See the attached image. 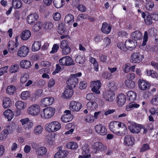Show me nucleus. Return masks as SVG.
Returning a JSON list of instances; mask_svg holds the SVG:
<instances>
[{"label": "nucleus", "instance_id": "1", "mask_svg": "<svg viewBox=\"0 0 158 158\" xmlns=\"http://www.w3.org/2000/svg\"><path fill=\"white\" fill-rule=\"evenodd\" d=\"M122 123L117 121H114L110 123L109 128L110 130L115 134L121 136L127 133V130L126 126L123 123V126L121 127Z\"/></svg>", "mask_w": 158, "mask_h": 158}, {"label": "nucleus", "instance_id": "2", "mask_svg": "<svg viewBox=\"0 0 158 158\" xmlns=\"http://www.w3.org/2000/svg\"><path fill=\"white\" fill-rule=\"evenodd\" d=\"M61 128V125L57 121H53L47 124L45 126L46 131L48 132H55Z\"/></svg>", "mask_w": 158, "mask_h": 158}, {"label": "nucleus", "instance_id": "3", "mask_svg": "<svg viewBox=\"0 0 158 158\" xmlns=\"http://www.w3.org/2000/svg\"><path fill=\"white\" fill-rule=\"evenodd\" d=\"M59 63L62 66H70L74 64L73 59L69 56L63 57L59 60Z\"/></svg>", "mask_w": 158, "mask_h": 158}, {"label": "nucleus", "instance_id": "4", "mask_svg": "<svg viewBox=\"0 0 158 158\" xmlns=\"http://www.w3.org/2000/svg\"><path fill=\"white\" fill-rule=\"evenodd\" d=\"M40 107L36 104L32 105L28 108L27 112L29 114L33 116L37 115L40 111Z\"/></svg>", "mask_w": 158, "mask_h": 158}, {"label": "nucleus", "instance_id": "5", "mask_svg": "<svg viewBox=\"0 0 158 158\" xmlns=\"http://www.w3.org/2000/svg\"><path fill=\"white\" fill-rule=\"evenodd\" d=\"M144 58V56L139 52H135L132 54L131 57V61L134 63H139Z\"/></svg>", "mask_w": 158, "mask_h": 158}, {"label": "nucleus", "instance_id": "6", "mask_svg": "<svg viewBox=\"0 0 158 158\" xmlns=\"http://www.w3.org/2000/svg\"><path fill=\"white\" fill-rule=\"evenodd\" d=\"M128 128L131 133L138 134L141 129L142 125L133 123L128 126Z\"/></svg>", "mask_w": 158, "mask_h": 158}, {"label": "nucleus", "instance_id": "7", "mask_svg": "<svg viewBox=\"0 0 158 158\" xmlns=\"http://www.w3.org/2000/svg\"><path fill=\"white\" fill-rule=\"evenodd\" d=\"M103 96L106 101L112 102L115 99V94L114 92L109 90H105L103 93Z\"/></svg>", "mask_w": 158, "mask_h": 158}, {"label": "nucleus", "instance_id": "8", "mask_svg": "<svg viewBox=\"0 0 158 158\" xmlns=\"http://www.w3.org/2000/svg\"><path fill=\"white\" fill-rule=\"evenodd\" d=\"M68 43V42L66 40H63L61 42L60 47L62 49V53L63 55H67L70 52L71 49Z\"/></svg>", "mask_w": 158, "mask_h": 158}, {"label": "nucleus", "instance_id": "9", "mask_svg": "<svg viewBox=\"0 0 158 158\" xmlns=\"http://www.w3.org/2000/svg\"><path fill=\"white\" fill-rule=\"evenodd\" d=\"M55 111V109L51 107L44 109L43 110L44 117L46 118H51L54 115Z\"/></svg>", "mask_w": 158, "mask_h": 158}, {"label": "nucleus", "instance_id": "10", "mask_svg": "<svg viewBox=\"0 0 158 158\" xmlns=\"http://www.w3.org/2000/svg\"><path fill=\"white\" fill-rule=\"evenodd\" d=\"M11 133L10 127L8 126L0 133V140H4L7 137V135Z\"/></svg>", "mask_w": 158, "mask_h": 158}, {"label": "nucleus", "instance_id": "11", "mask_svg": "<svg viewBox=\"0 0 158 158\" xmlns=\"http://www.w3.org/2000/svg\"><path fill=\"white\" fill-rule=\"evenodd\" d=\"M64 115L61 117V120L63 122L67 123L72 119L73 115L70 110H66L64 111Z\"/></svg>", "mask_w": 158, "mask_h": 158}, {"label": "nucleus", "instance_id": "12", "mask_svg": "<svg viewBox=\"0 0 158 158\" xmlns=\"http://www.w3.org/2000/svg\"><path fill=\"white\" fill-rule=\"evenodd\" d=\"M92 148L96 152L104 151L107 149V147L105 145L99 142H95L92 145Z\"/></svg>", "mask_w": 158, "mask_h": 158}, {"label": "nucleus", "instance_id": "13", "mask_svg": "<svg viewBox=\"0 0 158 158\" xmlns=\"http://www.w3.org/2000/svg\"><path fill=\"white\" fill-rule=\"evenodd\" d=\"M93 88L91 89L92 91L96 94H98L100 93L99 89L101 86V83L100 80L95 81L91 84Z\"/></svg>", "mask_w": 158, "mask_h": 158}, {"label": "nucleus", "instance_id": "14", "mask_svg": "<svg viewBox=\"0 0 158 158\" xmlns=\"http://www.w3.org/2000/svg\"><path fill=\"white\" fill-rule=\"evenodd\" d=\"M81 106V105L80 103L75 101H72L70 102L69 105V109L72 111H78Z\"/></svg>", "mask_w": 158, "mask_h": 158}, {"label": "nucleus", "instance_id": "15", "mask_svg": "<svg viewBox=\"0 0 158 158\" xmlns=\"http://www.w3.org/2000/svg\"><path fill=\"white\" fill-rule=\"evenodd\" d=\"M95 131L98 134L102 135H105L107 133V130L106 127L99 124L95 127Z\"/></svg>", "mask_w": 158, "mask_h": 158}, {"label": "nucleus", "instance_id": "16", "mask_svg": "<svg viewBox=\"0 0 158 158\" xmlns=\"http://www.w3.org/2000/svg\"><path fill=\"white\" fill-rule=\"evenodd\" d=\"M29 49L28 47L23 45L19 49L18 52V55L21 57L26 56L28 54Z\"/></svg>", "mask_w": 158, "mask_h": 158}, {"label": "nucleus", "instance_id": "17", "mask_svg": "<svg viewBox=\"0 0 158 158\" xmlns=\"http://www.w3.org/2000/svg\"><path fill=\"white\" fill-rule=\"evenodd\" d=\"M74 76L72 75L71 77L67 81L68 84V87L72 89L75 87L78 81L77 78L75 77Z\"/></svg>", "mask_w": 158, "mask_h": 158}, {"label": "nucleus", "instance_id": "18", "mask_svg": "<svg viewBox=\"0 0 158 158\" xmlns=\"http://www.w3.org/2000/svg\"><path fill=\"white\" fill-rule=\"evenodd\" d=\"M74 76L72 75L71 77L67 81L68 84V87L72 89L75 87L78 81L77 78L75 77Z\"/></svg>", "mask_w": 158, "mask_h": 158}, {"label": "nucleus", "instance_id": "19", "mask_svg": "<svg viewBox=\"0 0 158 158\" xmlns=\"http://www.w3.org/2000/svg\"><path fill=\"white\" fill-rule=\"evenodd\" d=\"M38 19V16L37 14H31L28 16L27 21L28 23L33 24L36 22Z\"/></svg>", "mask_w": 158, "mask_h": 158}, {"label": "nucleus", "instance_id": "20", "mask_svg": "<svg viewBox=\"0 0 158 158\" xmlns=\"http://www.w3.org/2000/svg\"><path fill=\"white\" fill-rule=\"evenodd\" d=\"M137 45V43L135 40L134 41L131 40H127L125 42V47L126 49L132 50L134 49Z\"/></svg>", "mask_w": 158, "mask_h": 158}, {"label": "nucleus", "instance_id": "21", "mask_svg": "<svg viewBox=\"0 0 158 158\" xmlns=\"http://www.w3.org/2000/svg\"><path fill=\"white\" fill-rule=\"evenodd\" d=\"M134 142V137L130 135H126L124 138V143L127 146L132 145Z\"/></svg>", "mask_w": 158, "mask_h": 158}, {"label": "nucleus", "instance_id": "22", "mask_svg": "<svg viewBox=\"0 0 158 158\" xmlns=\"http://www.w3.org/2000/svg\"><path fill=\"white\" fill-rule=\"evenodd\" d=\"M54 101V98L52 97H49L42 99L41 101L42 104L44 106L51 105Z\"/></svg>", "mask_w": 158, "mask_h": 158}, {"label": "nucleus", "instance_id": "23", "mask_svg": "<svg viewBox=\"0 0 158 158\" xmlns=\"http://www.w3.org/2000/svg\"><path fill=\"white\" fill-rule=\"evenodd\" d=\"M16 42L10 41L9 42L8 45V48L10 52H13L15 48L18 46L19 43L17 41V39L15 38Z\"/></svg>", "mask_w": 158, "mask_h": 158}, {"label": "nucleus", "instance_id": "24", "mask_svg": "<svg viewBox=\"0 0 158 158\" xmlns=\"http://www.w3.org/2000/svg\"><path fill=\"white\" fill-rule=\"evenodd\" d=\"M47 152V149L45 147H41L37 149L36 151V154L38 157L41 158L42 156L46 154Z\"/></svg>", "mask_w": 158, "mask_h": 158}, {"label": "nucleus", "instance_id": "25", "mask_svg": "<svg viewBox=\"0 0 158 158\" xmlns=\"http://www.w3.org/2000/svg\"><path fill=\"white\" fill-rule=\"evenodd\" d=\"M149 84L144 80H139V86L140 89L142 90H145L149 88Z\"/></svg>", "mask_w": 158, "mask_h": 158}, {"label": "nucleus", "instance_id": "26", "mask_svg": "<svg viewBox=\"0 0 158 158\" xmlns=\"http://www.w3.org/2000/svg\"><path fill=\"white\" fill-rule=\"evenodd\" d=\"M117 104L119 106L123 105L126 101V96L123 94H120L118 97Z\"/></svg>", "mask_w": 158, "mask_h": 158}, {"label": "nucleus", "instance_id": "27", "mask_svg": "<svg viewBox=\"0 0 158 158\" xmlns=\"http://www.w3.org/2000/svg\"><path fill=\"white\" fill-rule=\"evenodd\" d=\"M73 89L72 88L67 87L63 93V97L66 98H70L73 94Z\"/></svg>", "mask_w": 158, "mask_h": 158}, {"label": "nucleus", "instance_id": "28", "mask_svg": "<svg viewBox=\"0 0 158 158\" xmlns=\"http://www.w3.org/2000/svg\"><path fill=\"white\" fill-rule=\"evenodd\" d=\"M111 26L107 24L106 23H104L102 24L101 31L105 34H108L109 33L111 30Z\"/></svg>", "mask_w": 158, "mask_h": 158}, {"label": "nucleus", "instance_id": "29", "mask_svg": "<svg viewBox=\"0 0 158 158\" xmlns=\"http://www.w3.org/2000/svg\"><path fill=\"white\" fill-rule=\"evenodd\" d=\"M131 35L135 41L141 39L142 37L141 32L139 30H137L133 32Z\"/></svg>", "mask_w": 158, "mask_h": 158}, {"label": "nucleus", "instance_id": "30", "mask_svg": "<svg viewBox=\"0 0 158 158\" xmlns=\"http://www.w3.org/2000/svg\"><path fill=\"white\" fill-rule=\"evenodd\" d=\"M64 21L65 23L68 25L72 24L74 21V16L70 14H67L65 17Z\"/></svg>", "mask_w": 158, "mask_h": 158}, {"label": "nucleus", "instance_id": "31", "mask_svg": "<svg viewBox=\"0 0 158 158\" xmlns=\"http://www.w3.org/2000/svg\"><path fill=\"white\" fill-rule=\"evenodd\" d=\"M20 65L21 68L23 69H27L31 66L30 61L27 60H23L20 63Z\"/></svg>", "mask_w": 158, "mask_h": 158}, {"label": "nucleus", "instance_id": "32", "mask_svg": "<svg viewBox=\"0 0 158 158\" xmlns=\"http://www.w3.org/2000/svg\"><path fill=\"white\" fill-rule=\"evenodd\" d=\"M2 104L4 108H8L11 105V102L10 98L9 97L4 98L2 101Z\"/></svg>", "mask_w": 158, "mask_h": 158}, {"label": "nucleus", "instance_id": "33", "mask_svg": "<svg viewBox=\"0 0 158 158\" xmlns=\"http://www.w3.org/2000/svg\"><path fill=\"white\" fill-rule=\"evenodd\" d=\"M97 106V103L96 102L92 101L89 102L87 104V109L89 111L94 110Z\"/></svg>", "mask_w": 158, "mask_h": 158}, {"label": "nucleus", "instance_id": "34", "mask_svg": "<svg viewBox=\"0 0 158 158\" xmlns=\"http://www.w3.org/2000/svg\"><path fill=\"white\" fill-rule=\"evenodd\" d=\"M31 34V32L29 31L25 30L22 32L21 37L23 40H27L30 37Z\"/></svg>", "mask_w": 158, "mask_h": 158}, {"label": "nucleus", "instance_id": "35", "mask_svg": "<svg viewBox=\"0 0 158 158\" xmlns=\"http://www.w3.org/2000/svg\"><path fill=\"white\" fill-rule=\"evenodd\" d=\"M81 149L82 151V154H88L90 151L89 145L87 143H85L82 146Z\"/></svg>", "mask_w": 158, "mask_h": 158}, {"label": "nucleus", "instance_id": "36", "mask_svg": "<svg viewBox=\"0 0 158 158\" xmlns=\"http://www.w3.org/2000/svg\"><path fill=\"white\" fill-rule=\"evenodd\" d=\"M4 115L9 121L13 118L14 114L10 109H7L4 112Z\"/></svg>", "mask_w": 158, "mask_h": 158}, {"label": "nucleus", "instance_id": "37", "mask_svg": "<svg viewBox=\"0 0 158 158\" xmlns=\"http://www.w3.org/2000/svg\"><path fill=\"white\" fill-rule=\"evenodd\" d=\"M67 152L65 151H60L56 153L54 156L55 158H64L66 157Z\"/></svg>", "mask_w": 158, "mask_h": 158}, {"label": "nucleus", "instance_id": "38", "mask_svg": "<svg viewBox=\"0 0 158 158\" xmlns=\"http://www.w3.org/2000/svg\"><path fill=\"white\" fill-rule=\"evenodd\" d=\"M12 7L15 9H19L21 7L22 3L20 0H13L12 2Z\"/></svg>", "mask_w": 158, "mask_h": 158}, {"label": "nucleus", "instance_id": "39", "mask_svg": "<svg viewBox=\"0 0 158 158\" xmlns=\"http://www.w3.org/2000/svg\"><path fill=\"white\" fill-rule=\"evenodd\" d=\"M43 130V128L42 126L40 125H38L34 127L33 131L35 135H38L42 133Z\"/></svg>", "mask_w": 158, "mask_h": 158}, {"label": "nucleus", "instance_id": "40", "mask_svg": "<svg viewBox=\"0 0 158 158\" xmlns=\"http://www.w3.org/2000/svg\"><path fill=\"white\" fill-rule=\"evenodd\" d=\"M41 46L40 42L35 41L33 44L32 46V50L33 52L38 51L40 48Z\"/></svg>", "mask_w": 158, "mask_h": 158}, {"label": "nucleus", "instance_id": "41", "mask_svg": "<svg viewBox=\"0 0 158 158\" xmlns=\"http://www.w3.org/2000/svg\"><path fill=\"white\" fill-rule=\"evenodd\" d=\"M27 106V104L21 101H18L15 103V106L19 110H22L25 108Z\"/></svg>", "mask_w": 158, "mask_h": 158}, {"label": "nucleus", "instance_id": "42", "mask_svg": "<svg viewBox=\"0 0 158 158\" xmlns=\"http://www.w3.org/2000/svg\"><path fill=\"white\" fill-rule=\"evenodd\" d=\"M65 25L62 23L59 24L58 28V33L61 35H64L65 33Z\"/></svg>", "mask_w": 158, "mask_h": 158}, {"label": "nucleus", "instance_id": "43", "mask_svg": "<svg viewBox=\"0 0 158 158\" xmlns=\"http://www.w3.org/2000/svg\"><path fill=\"white\" fill-rule=\"evenodd\" d=\"M127 95L128 97H129V99L130 101H134L136 98V94L133 91H128L127 92Z\"/></svg>", "mask_w": 158, "mask_h": 158}, {"label": "nucleus", "instance_id": "44", "mask_svg": "<svg viewBox=\"0 0 158 158\" xmlns=\"http://www.w3.org/2000/svg\"><path fill=\"white\" fill-rule=\"evenodd\" d=\"M66 147L69 149H75L78 148V145L76 142H69L66 144Z\"/></svg>", "mask_w": 158, "mask_h": 158}, {"label": "nucleus", "instance_id": "45", "mask_svg": "<svg viewBox=\"0 0 158 158\" xmlns=\"http://www.w3.org/2000/svg\"><path fill=\"white\" fill-rule=\"evenodd\" d=\"M64 2L63 0H54L53 2L54 6L57 8L62 7L64 5Z\"/></svg>", "mask_w": 158, "mask_h": 158}, {"label": "nucleus", "instance_id": "46", "mask_svg": "<svg viewBox=\"0 0 158 158\" xmlns=\"http://www.w3.org/2000/svg\"><path fill=\"white\" fill-rule=\"evenodd\" d=\"M108 87L109 89V91L113 92L117 89V86L115 85L114 83L112 81H109L108 84Z\"/></svg>", "mask_w": 158, "mask_h": 158}, {"label": "nucleus", "instance_id": "47", "mask_svg": "<svg viewBox=\"0 0 158 158\" xmlns=\"http://www.w3.org/2000/svg\"><path fill=\"white\" fill-rule=\"evenodd\" d=\"M125 85L127 87L130 89L133 88L135 86V82L130 80H127L125 81Z\"/></svg>", "mask_w": 158, "mask_h": 158}, {"label": "nucleus", "instance_id": "48", "mask_svg": "<svg viewBox=\"0 0 158 158\" xmlns=\"http://www.w3.org/2000/svg\"><path fill=\"white\" fill-rule=\"evenodd\" d=\"M16 90L15 86L12 85L8 86L6 89V93L10 95H12Z\"/></svg>", "mask_w": 158, "mask_h": 158}, {"label": "nucleus", "instance_id": "49", "mask_svg": "<svg viewBox=\"0 0 158 158\" xmlns=\"http://www.w3.org/2000/svg\"><path fill=\"white\" fill-rule=\"evenodd\" d=\"M30 96V93L27 91L23 92L21 94V98L23 100H27Z\"/></svg>", "mask_w": 158, "mask_h": 158}, {"label": "nucleus", "instance_id": "50", "mask_svg": "<svg viewBox=\"0 0 158 158\" xmlns=\"http://www.w3.org/2000/svg\"><path fill=\"white\" fill-rule=\"evenodd\" d=\"M19 69V66L18 64H15L12 65L10 68L9 71L11 73H16Z\"/></svg>", "mask_w": 158, "mask_h": 158}, {"label": "nucleus", "instance_id": "51", "mask_svg": "<svg viewBox=\"0 0 158 158\" xmlns=\"http://www.w3.org/2000/svg\"><path fill=\"white\" fill-rule=\"evenodd\" d=\"M28 79V74L27 73H23L21 75L20 81L22 83H24L27 81Z\"/></svg>", "mask_w": 158, "mask_h": 158}, {"label": "nucleus", "instance_id": "52", "mask_svg": "<svg viewBox=\"0 0 158 158\" xmlns=\"http://www.w3.org/2000/svg\"><path fill=\"white\" fill-rule=\"evenodd\" d=\"M144 21L145 23L147 25H149L152 24V16L148 14V15L146 17Z\"/></svg>", "mask_w": 158, "mask_h": 158}, {"label": "nucleus", "instance_id": "53", "mask_svg": "<svg viewBox=\"0 0 158 158\" xmlns=\"http://www.w3.org/2000/svg\"><path fill=\"white\" fill-rule=\"evenodd\" d=\"M42 27V24L40 22H38L32 28V30L35 31H39Z\"/></svg>", "mask_w": 158, "mask_h": 158}, {"label": "nucleus", "instance_id": "54", "mask_svg": "<svg viewBox=\"0 0 158 158\" xmlns=\"http://www.w3.org/2000/svg\"><path fill=\"white\" fill-rule=\"evenodd\" d=\"M147 73L148 76H151L153 78H156L158 76L157 73L153 70H147Z\"/></svg>", "mask_w": 158, "mask_h": 158}, {"label": "nucleus", "instance_id": "55", "mask_svg": "<svg viewBox=\"0 0 158 158\" xmlns=\"http://www.w3.org/2000/svg\"><path fill=\"white\" fill-rule=\"evenodd\" d=\"M151 103L154 105H158V94L154 95L151 101Z\"/></svg>", "mask_w": 158, "mask_h": 158}, {"label": "nucleus", "instance_id": "56", "mask_svg": "<svg viewBox=\"0 0 158 158\" xmlns=\"http://www.w3.org/2000/svg\"><path fill=\"white\" fill-rule=\"evenodd\" d=\"M53 27V24L52 22H46L44 25V28L47 30H51Z\"/></svg>", "mask_w": 158, "mask_h": 158}, {"label": "nucleus", "instance_id": "57", "mask_svg": "<svg viewBox=\"0 0 158 158\" xmlns=\"http://www.w3.org/2000/svg\"><path fill=\"white\" fill-rule=\"evenodd\" d=\"M154 6L153 2L150 1L149 2H147L146 3L145 6L147 10L151 11L152 10V8L154 7Z\"/></svg>", "mask_w": 158, "mask_h": 158}, {"label": "nucleus", "instance_id": "58", "mask_svg": "<svg viewBox=\"0 0 158 158\" xmlns=\"http://www.w3.org/2000/svg\"><path fill=\"white\" fill-rule=\"evenodd\" d=\"M26 130H29L31 129L33 127V123L30 121L27 124L24 126Z\"/></svg>", "mask_w": 158, "mask_h": 158}, {"label": "nucleus", "instance_id": "59", "mask_svg": "<svg viewBox=\"0 0 158 158\" xmlns=\"http://www.w3.org/2000/svg\"><path fill=\"white\" fill-rule=\"evenodd\" d=\"M148 33L147 31L144 32L143 39V42L142 44V45L145 46L146 44V42L148 41Z\"/></svg>", "mask_w": 158, "mask_h": 158}, {"label": "nucleus", "instance_id": "60", "mask_svg": "<svg viewBox=\"0 0 158 158\" xmlns=\"http://www.w3.org/2000/svg\"><path fill=\"white\" fill-rule=\"evenodd\" d=\"M75 61L80 64H83L84 62V59L83 58L82 56H78L76 57Z\"/></svg>", "mask_w": 158, "mask_h": 158}, {"label": "nucleus", "instance_id": "61", "mask_svg": "<svg viewBox=\"0 0 158 158\" xmlns=\"http://www.w3.org/2000/svg\"><path fill=\"white\" fill-rule=\"evenodd\" d=\"M59 46L57 44H55L53 45L52 48V50L50 52L51 54H53L57 52L59 49Z\"/></svg>", "mask_w": 158, "mask_h": 158}, {"label": "nucleus", "instance_id": "62", "mask_svg": "<svg viewBox=\"0 0 158 158\" xmlns=\"http://www.w3.org/2000/svg\"><path fill=\"white\" fill-rule=\"evenodd\" d=\"M118 47L121 50L125 51L126 50V48L125 47V44H124L123 42H120L117 44Z\"/></svg>", "mask_w": 158, "mask_h": 158}, {"label": "nucleus", "instance_id": "63", "mask_svg": "<svg viewBox=\"0 0 158 158\" xmlns=\"http://www.w3.org/2000/svg\"><path fill=\"white\" fill-rule=\"evenodd\" d=\"M47 142L49 143V145H52L53 142V137L51 135H48L47 136Z\"/></svg>", "mask_w": 158, "mask_h": 158}, {"label": "nucleus", "instance_id": "64", "mask_svg": "<svg viewBox=\"0 0 158 158\" xmlns=\"http://www.w3.org/2000/svg\"><path fill=\"white\" fill-rule=\"evenodd\" d=\"M149 149V145L147 144H144L140 149V152H143Z\"/></svg>", "mask_w": 158, "mask_h": 158}]
</instances>
